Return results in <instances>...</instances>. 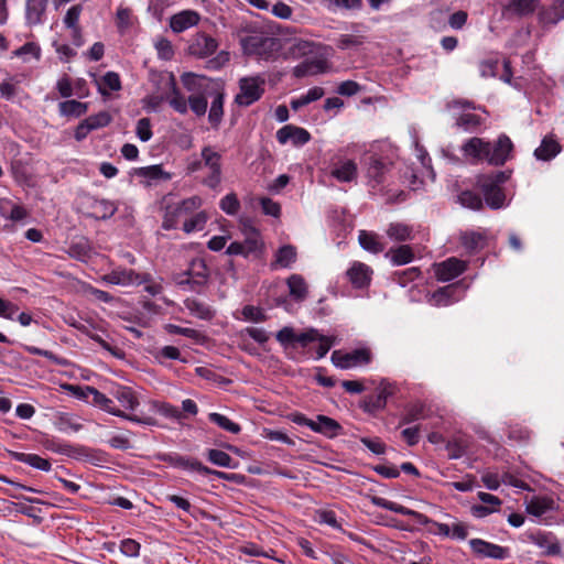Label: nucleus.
Masks as SVG:
<instances>
[{"label": "nucleus", "instance_id": "f257e3e1", "mask_svg": "<svg viewBox=\"0 0 564 564\" xmlns=\"http://www.w3.org/2000/svg\"><path fill=\"white\" fill-rule=\"evenodd\" d=\"M70 390L74 392L75 395H77L79 399L85 400L88 403H91L93 405L99 408L102 411H106L109 414H112L115 416H119L122 419H126L130 422L149 425V426H155L158 425V422L154 417L150 415H135V414H128L120 408L115 405V402L111 398L107 397L106 394L101 393L94 387H70Z\"/></svg>", "mask_w": 564, "mask_h": 564}, {"label": "nucleus", "instance_id": "f03ea898", "mask_svg": "<svg viewBox=\"0 0 564 564\" xmlns=\"http://www.w3.org/2000/svg\"><path fill=\"white\" fill-rule=\"evenodd\" d=\"M276 340L284 346L297 345L302 348H308L312 344H316L314 356L316 360L324 358L335 344V338L324 336L315 328H310L297 334L292 327H283L278 332Z\"/></svg>", "mask_w": 564, "mask_h": 564}, {"label": "nucleus", "instance_id": "7ed1b4c3", "mask_svg": "<svg viewBox=\"0 0 564 564\" xmlns=\"http://www.w3.org/2000/svg\"><path fill=\"white\" fill-rule=\"evenodd\" d=\"M509 178L506 172H497L491 175H481L477 180V185L481 189L486 204L492 209H499L505 206L506 195L500 188Z\"/></svg>", "mask_w": 564, "mask_h": 564}, {"label": "nucleus", "instance_id": "20e7f679", "mask_svg": "<svg viewBox=\"0 0 564 564\" xmlns=\"http://www.w3.org/2000/svg\"><path fill=\"white\" fill-rule=\"evenodd\" d=\"M246 54L258 56L261 59H271L281 50V41L276 37L253 34L241 41Z\"/></svg>", "mask_w": 564, "mask_h": 564}, {"label": "nucleus", "instance_id": "39448f33", "mask_svg": "<svg viewBox=\"0 0 564 564\" xmlns=\"http://www.w3.org/2000/svg\"><path fill=\"white\" fill-rule=\"evenodd\" d=\"M239 93L235 97L237 105L248 107L258 101L265 89V78L262 75L246 76L239 79Z\"/></svg>", "mask_w": 564, "mask_h": 564}, {"label": "nucleus", "instance_id": "423d86ee", "mask_svg": "<svg viewBox=\"0 0 564 564\" xmlns=\"http://www.w3.org/2000/svg\"><path fill=\"white\" fill-rule=\"evenodd\" d=\"M204 167L208 170L203 184L212 189H216L221 183V155L212 147H204L200 152Z\"/></svg>", "mask_w": 564, "mask_h": 564}, {"label": "nucleus", "instance_id": "0eeeda50", "mask_svg": "<svg viewBox=\"0 0 564 564\" xmlns=\"http://www.w3.org/2000/svg\"><path fill=\"white\" fill-rule=\"evenodd\" d=\"M202 204L203 199L199 196H192L176 205L169 206L165 212L163 228L166 230L176 228L178 218L194 213Z\"/></svg>", "mask_w": 564, "mask_h": 564}, {"label": "nucleus", "instance_id": "6e6552de", "mask_svg": "<svg viewBox=\"0 0 564 564\" xmlns=\"http://www.w3.org/2000/svg\"><path fill=\"white\" fill-rule=\"evenodd\" d=\"M209 275L205 261L200 258L193 259L185 272L180 274L176 282L181 286L189 285V290L195 291L196 286L203 285Z\"/></svg>", "mask_w": 564, "mask_h": 564}, {"label": "nucleus", "instance_id": "1a4fd4ad", "mask_svg": "<svg viewBox=\"0 0 564 564\" xmlns=\"http://www.w3.org/2000/svg\"><path fill=\"white\" fill-rule=\"evenodd\" d=\"M371 361V351L366 348H357L349 352L335 350L332 354V362L340 369H350L368 365Z\"/></svg>", "mask_w": 564, "mask_h": 564}, {"label": "nucleus", "instance_id": "9d476101", "mask_svg": "<svg viewBox=\"0 0 564 564\" xmlns=\"http://www.w3.org/2000/svg\"><path fill=\"white\" fill-rule=\"evenodd\" d=\"M104 281L113 285L132 286L148 281V275H141L131 269H113L104 275Z\"/></svg>", "mask_w": 564, "mask_h": 564}, {"label": "nucleus", "instance_id": "9b49d317", "mask_svg": "<svg viewBox=\"0 0 564 564\" xmlns=\"http://www.w3.org/2000/svg\"><path fill=\"white\" fill-rule=\"evenodd\" d=\"M240 231L243 236L242 243L250 254H257L263 247V241L259 230L253 226L250 219L241 218L239 220Z\"/></svg>", "mask_w": 564, "mask_h": 564}, {"label": "nucleus", "instance_id": "f8f14e48", "mask_svg": "<svg viewBox=\"0 0 564 564\" xmlns=\"http://www.w3.org/2000/svg\"><path fill=\"white\" fill-rule=\"evenodd\" d=\"M326 56L327 55L321 54V57L305 59L293 68V75L301 78L329 72L330 64L326 59Z\"/></svg>", "mask_w": 564, "mask_h": 564}, {"label": "nucleus", "instance_id": "ddd939ff", "mask_svg": "<svg viewBox=\"0 0 564 564\" xmlns=\"http://www.w3.org/2000/svg\"><path fill=\"white\" fill-rule=\"evenodd\" d=\"M466 268L467 263L465 261L452 257L441 263L435 264L434 272L437 280L447 282L462 274Z\"/></svg>", "mask_w": 564, "mask_h": 564}, {"label": "nucleus", "instance_id": "4468645a", "mask_svg": "<svg viewBox=\"0 0 564 564\" xmlns=\"http://www.w3.org/2000/svg\"><path fill=\"white\" fill-rule=\"evenodd\" d=\"M329 174L340 183H349L356 180L357 164L350 159L339 158L329 166Z\"/></svg>", "mask_w": 564, "mask_h": 564}, {"label": "nucleus", "instance_id": "2eb2a0df", "mask_svg": "<svg viewBox=\"0 0 564 564\" xmlns=\"http://www.w3.org/2000/svg\"><path fill=\"white\" fill-rule=\"evenodd\" d=\"M311 139V134L304 128L286 124L278 130L276 140L281 144L292 142L294 145L300 147L307 143Z\"/></svg>", "mask_w": 564, "mask_h": 564}, {"label": "nucleus", "instance_id": "dca6fc26", "mask_svg": "<svg viewBox=\"0 0 564 564\" xmlns=\"http://www.w3.org/2000/svg\"><path fill=\"white\" fill-rule=\"evenodd\" d=\"M473 552L482 557L503 560L508 556V550L500 545L484 541L481 539H471L469 541Z\"/></svg>", "mask_w": 564, "mask_h": 564}, {"label": "nucleus", "instance_id": "f3484780", "mask_svg": "<svg viewBox=\"0 0 564 564\" xmlns=\"http://www.w3.org/2000/svg\"><path fill=\"white\" fill-rule=\"evenodd\" d=\"M218 47L217 41L206 34H196L192 40L188 51L193 56L204 58L210 56Z\"/></svg>", "mask_w": 564, "mask_h": 564}, {"label": "nucleus", "instance_id": "a211bd4d", "mask_svg": "<svg viewBox=\"0 0 564 564\" xmlns=\"http://www.w3.org/2000/svg\"><path fill=\"white\" fill-rule=\"evenodd\" d=\"M513 144L507 135H500L495 145L490 144L488 162L502 165L510 158Z\"/></svg>", "mask_w": 564, "mask_h": 564}, {"label": "nucleus", "instance_id": "6ab92c4d", "mask_svg": "<svg viewBox=\"0 0 564 564\" xmlns=\"http://www.w3.org/2000/svg\"><path fill=\"white\" fill-rule=\"evenodd\" d=\"M111 395L122 406L123 411L133 412L138 409L140 401L137 392L127 386H117L111 390Z\"/></svg>", "mask_w": 564, "mask_h": 564}, {"label": "nucleus", "instance_id": "aec40b11", "mask_svg": "<svg viewBox=\"0 0 564 564\" xmlns=\"http://www.w3.org/2000/svg\"><path fill=\"white\" fill-rule=\"evenodd\" d=\"M200 20L198 12L194 10H183L175 13L170 19V28L174 33H181L195 26Z\"/></svg>", "mask_w": 564, "mask_h": 564}, {"label": "nucleus", "instance_id": "412c9836", "mask_svg": "<svg viewBox=\"0 0 564 564\" xmlns=\"http://www.w3.org/2000/svg\"><path fill=\"white\" fill-rule=\"evenodd\" d=\"M332 47L316 44L314 42L296 40L290 47V53L294 57H303L310 54L329 55Z\"/></svg>", "mask_w": 564, "mask_h": 564}, {"label": "nucleus", "instance_id": "4be33fe9", "mask_svg": "<svg viewBox=\"0 0 564 564\" xmlns=\"http://www.w3.org/2000/svg\"><path fill=\"white\" fill-rule=\"evenodd\" d=\"M372 270L365 263L354 262L347 271V276L355 288L361 289L369 285Z\"/></svg>", "mask_w": 564, "mask_h": 564}, {"label": "nucleus", "instance_id": "5701e85b", "mask_svg": "<svg viewBox=\"0 0 564 564\" xmlns=\"http://www.w3.org/2000/svg\"><path fill=\"white\" fill-rule=\"evenodd\" d=\"M556 507L555 501L549 496H534L525 501V509L528 513L534 517H541L549 511L554 510Z\"/></svg>", "mask_w": 564, "mask_h": 564}, {"label": "nucleus", "instance_id": "b1692460", "mask_svg": "<svg viewBox=\"0 0 564 564\" xmlns=\"http://www.w3.org/2000/svg\"><path fill=\"white\" fill-rule=\"evenodd\" d=\"M48 0H26L25 20L29 25H37L43 22Z\"/></svg>", "mask_w": 564, "mask_h": 564}, {"label": "nucleus", "instance_id": "393cba45", "mask_svg": "<svg viewBox=\"0 0 564 564\" xmlns=\"http://www.w3.org/2000/svg\"><path fill=\"white\" fill-rule=\"evenodd\" d=\"M393 392L392 386L388 382H381L376 390V394L366 401V411L376 412L382 410L387 404V399Z\"/></svg>", "mask_w": 564, "mask_h": 564}, {"label": "nucleus", "instance_id": "a878e982", "mask_svg": "<svg viewBox=\"0 0 564 564\" xmlns=\"http://www.w3.org/2000/svg\"><path fill=\"white\" fill-rule=\"evenodd\" d=\"M83 11V6L76 4L70 7L65 17L64 24L66 28L72 30L73 41L77 46L83 44L80 28L78 26V21Z\"/></svg>", "mask_w": 564, "mask_h": 564}, {"label": "nucleus", "instance_id": "bb28decb", "mask_svg": "<svg viewBox=\"0 0 564 564\" xmlns=\"http://www.w3.org/2000/svg\"><path fill=\"white\" fill-rule=\"evenodd\" d=\"M169 87L170 93L166 96V100L170 106L181 115H185L188 110V100L180 93L176 87L175 77L173 74L169 75Z\"/></svg>", "mask_w": 564, "mask_h": 564}, {"label": "nucleus", "instance_id": "cd10ccee", "mask_svg": "<svg viewBox=\"0 0 564 564\" xmlns=\"http://www.w3.org/2000/svg\"><path fill=\"white\" fill-rule=\"evenodd\" d=\"M489 150L490 143L479 138H471L463 145L464 154L476 160L488 161Z\"/></svg>", "mask_w": 564, "mask_h": 564}, {"label": "nucleus", "instance_id": "c85d7f7f", "mask_svg": "<svg viewBox=\"0 0 564 564\" xmlns=\"http://www.w3.org/2000/svg\"><path fill=\"white\" fill-rule=\"evenodd\" d=\"M341 426L334 419L326 415H317L313 420L312 431L321 433L327 437H335L339 434Z\"/></svg>", "mask_w": 564, "mask_h": 564}, {"label": "nucleus", "instance_id": "c756f323", "mask_svg": "<svg viewBox=\"0 0 564 564\" xmlns=\"http://www.w3.org/2000/svg\"><path fill=\"white\" fill-rule=\"evenodd\" d=\"M91 217L96 219H108L118 210L115 202L105 198H94L90 203Z\"/></svg>", "mask_w": 564, "mask_h": 564}, {"label": "nucleus", "instance_id": "7c9ffc66", "mask_svg": "<svg viewBox=\"0 0 564 564\" xmlns=\"http://www.w3.org/2000/svg\"><path fill=\"white\" fill-rule=\"evenodd\" d=\"M184 305L193 316L199 319L209 321L215 316V311L208 304L196 299H186Z\"/></svg>", "mask_w": 564, "mask_h": 564}, {"label": "nucleus", "instance_id": "2f4dec72", "mask_svg": "<svg viewBox=\"0 0 564 564\" xmlns=\"http://www.w3.org/2000/svg\"><path fill=\"white\" fill-rule=\"evenodd\" d=\"M539 0H511L506 7L507 14L528 15L534 12Z\"/></svg>", "mask_w": 564, "mask_h": 564}, {"label": "nucleus", "instance_id": "473e14b6", "mask_svg": "<svg viewBox=\"0 0 564 564\" xmlns=\"http://www.w3.org/2000/svg\"><path fill=\"white\" fill-rule=\"evenodd\" d=\"M532 541L544 554L555 555L560 553V545L551 534L538 533L532 535Z\"/></svg>", "mask_w": 564, "mask_h": 564}, {"label": "nucleus", "instance_id": "72a5a7b5", "mask_svg": "<svg viewBox=\"0 0 564 564\" xmlns=\"http://www.w3.org/2000/svg\"><path fill=\"white\" fill-rule=\"evenodd\" d=\"M212 98L208 119L213 126H218L224 115V95L219 91H214L208 95Z\"/></svg>", "mask_w": 564, "mask_h": 564}, {"label": "nucleus", "instance_id": "f704fd0d", "mask_svg": "<svg viewBox=\"0 0 564 564\" xmlns=\"http://www.w3.org/2000/svg\"><path fill=\"white\" fill-rule=\"evenodd\" d=\"M15 460L20 463H24L35 469L42 471L51 470V463L48 459L43 458L36 454H28V453H14Z\"/></svg>", "mask_w": 564, "mask_h": 564}, {"label": "nucleus", "instance_id": "c9c22d12", "mask_svg": "<svg viewBox=\"0 0 564 564\" xmlns=\"http://www.w3.org/2000/svg\"><path fill=\"white\" fill-rule=\"evenodd\" d=\"M59 115L64 117H80L88 110V104L75 99L62 101L58 105Z\"/></svg>", "mask_w": 564, "mask_h": 564}, {"label": "nucleus", "instance_id": "e433bc0d", "mask_svg": "<svg viewBox=\"0 0 564 564\" xmlns=\"http://www.w3.org/2000/svg\"><path fill=\"white\" fill-rule=\"evenodd\" d=\"M290 295L296 301H303L307 295V285L300 274H292L288 281Z\"/></svg>", "mask_w": 564, "mask_h": 564}, {"label": "nucleus", "instance_id": "4c0bfd02", "mask_svg": "<svg viewBox=\"0 0 564 564\" xmlns=\"http://www.w3.org/2000/svg\"><path fill=\"white\" fill-rule=\"evenodd\" d=\"M560 150V144L555 140L551 138H544L541 145L535 149L534 155L538 160L547 161L556 156Z\"/></svg>", "mask_w": 564, "mask_h": 564}, {"label": "nucleus", "instance_id": "58836bf2", "mask_svg": "<svg viewBox=\"0 0 564 564\" xmlns=\"http://www.w3.org/2000/svg\"><path fill=\"white\" fill-rule=\"evenodd\" d=\"M386 257L389 258L394 265H403L411 262L414 256L409 246L402 245L398 248L390 249L386 253Z\"/></svg>", "mask_w": 564, "mask_h": 564}, {"label": "nucleus", "instance_id": "ea45409f", "mask_svg": "<svg viewBox=\"0 0 564 564\" xmlns=\"http://www.w3.org/2000/svg\"><path fill=\"white\" fill-rule=\"evenodd\" d=\"M358 240L360 246L369 252L379 253L384 249L383 245L379 240V236L373 232L361 230L359 232Z\"/></svg>", "mask_w": 564, "mask_h": 564}, {"label": "nucleus", "instance_id": "a19ab883", "mask_svg": "<svg viewBox=\"0 0 564 564\" xmlns=\"http://www.w3.org/2000/svg\"><path fill=\"white\" fill-rule=\"evenodd\" d=\"M181 82L188 91L199 94L200 90L206 87L208 79L205 76L194 73H184L181 76Z\"/></svg>", "mask_w": 564, "mask_h": 564}, {"label": "nucleus", "instance_id": "79ce46f5", "mask_svg": "<svg viewBox=\"0 0 564 564\" xmlns=\"http://www.w3.org/2000/svg\"><path fill=\"white\" fill-rule=\"evenodd\" d=\"M482 123V119L473 112L463 111L456 117V126L466 132L474 131Z\"/></svg>", "mask_w": 564, "mask_h": 564}, {"label": "nucleus", "instance_id": "37998d69", "mask_svg": "<svg viewBox=\"0 0 564 564\" xmlns=\"http://www.w3.org/2000/svg\"><path fill=\"white\" fill-rule=\"evenodd\" d=\"M462 245L469 251L474 252L484 248L485 246V236L481 232L469 231L464 232L460 236Z\"/></svg>", "mask_w": 564, "mask_h": 564}, {"label": "nucleus", "instance_id": "c03bdc74", "mask_svg": "<svg viewBox=\"0 0 564 564\" xmlns=\"http://www.w3.org/2000/svg\"><path fill=\"white\" fill-rule=\"evenodd\" d=\"M386 232L390 239L395 241H406L412 239V230L405 224L392 223L389 225Z\"/></svg>", "mask_w": 564, "mask_h": 564}, {"label": "nucleus", "instance_id": "a18cd8bd", "mask_svg": "<svg viewBox=\"0 0 564 564\" xmlns=\"http://www.w3.org/2000/svg\"><path fill=\"white\" fill-rule=\"evenodd\" d=\"M208 220V215L206 212L202 210L193 215L191 218L186 219L183 224V230L186 234H191L194 231H200L205 228V225Z\"/></svg>", "mask_w": 564, "mask_h": 564}, {"label": "nucleus", "instance_id": "49530a36", "mask_svg": "<svg viewBox=\"0 0 564 564\" xmlns=\"http://www.w3.org/2000/svg\"><path fill=\"white\" fill-rule=\"evenodd\" d=\"M134 22L132 11L126 7H119L116 12V25L120 33L127 32Z\"/></svg>", "mask_w": 564, "mask_h": 564}, {"label": "nucleus", "instance_id": "de8ad7c7", "mask_svg": "<svg viewBox=\"0 0 564 564\" xmlns=\"http://www.w3.org/2000/svg\"><path fill=\"white\" fill-rule=\"evenodd\" d=\"M386 165L379 160L373 159L367 170V175L370 178L371 186L375 188L384 181Z\"/></svg>", "mask_w": 564, "mask_h": 564}, {"label": "nucleus", "instance_id": "09e8293b", "mask_svg": "<svg viewBox=\"0 0 564 564\" xmlns=\"http://www.w3.org/2000/svg\"><path fill=\"white\" fill-rule=\"evenodd\" d=\"M563 18L561 17L555 2L539 12V21L544 28L553 26L558 23Z\"/></svg>", "mask_w": 564, "mask_h": 564}, {"label": "nucleus", "instance_id": "8fccbe9b", "mask_svg": "<svg viewBox=\"0 0 564 564\" xmlns=\"http://www.w3.org/2000/svg\"><path fill=\"white\" fill-rule=\"evenodd\" d=\"M296 250L292 246L281 247L275 254V262L282 268H288L295 262Z\"/></svg>", "mask_w": 564, "mask_h": 564}, {"label": "nucleus", "instance_id": "3c124183", "mask_svg": "<svg viewBox=\"0 0 564 564\" xmlns=\"http://www.w3.org/2000/svg\"><path fill=\"white\" fill-rule=\"evenodd\" d=\"M208 417L213 423H215L223 430L230 432L232 434H238L241 430L239 424L232 422L230 419H228L224 414L213 412V413H209Z\"/></svg>", "mask_w": 564, "mask_h": 564}, {"label": "nucleus", "instance_id": "603ef678", "mask_svg": "<svg viewBox=\"0 0 564 564\" xmlns=\"http://www.w3.org/2000/svg\"><path fill=\"white\" fill-rule=\"evenodd\" d=\"M158 57L163 61H170L174 56V48L170 40L160 36L154 41Z\"/></svg>", "mask_w": 564, "mask_h": 564}, {"label": "nucleus", "instance_id": "864d4df0", "mask_svg": "<svg viewBox=\"0 0 564 564\" xmlns=\"http://www.w3.org/2000/svg\"><path fill=\"white\" fill-rule=\"evenodd\" d=\"M139 174L149 180H171L172 175L165 172L161 165H150L141 167Z\"/></svg>", "mask_w": 564, "mask_h": 564}, {"label": "nucleus", "instance_id": "5fc2aeb1", "mask_svg": "<svg viewBox=\"0 0 564 564\" xmlns=\"http://www.w3.org/2000/svg\"><path fill=\"white\" fill-rule=\"evenodd\" d=\"M19 80L13 76L6 77L0 82V96L7 100H11L18 93Z\"/></svg>", "mask_w": 564, "mask_h": 564}, {"label": "nucleus", "instance_id": "6e6d98bb", "mask_svg": "<svg viewBox=\"0 0 564 564\" xmlns=\"http://www.w3.org/2000/svg\"><path fill=\"white\" fill-rule=\"evenodd\" d=\"M207 104V96L203 94H193L188 98V107L198 117L206 113Z\"/></svg>", "mask_w": 564, "mask_h": 564}, {"label": "nucleus", "instance_id": "4d7b16f0", "mask_svg": "<svg viewBox=\"0 0 564 564\" xmlns=\"http://www.w3.org/2000/svg\"><path fill=\"white\" fill-rule=\"evenodd\" d=\"M208 460L219 467L232 468V458L230 455L220 449H209L207 453Z\"/></svg>", "mask_w": 564, "mask_h": 564}, {"label": "nucleus", "instance_id": "13d9d810", "mask_svg": "<svg viewBox=\"0 0 564 564\" xmlns=\"http://www.w3.org/2000/svg\"><path fill=\"white\" fill-rule=\"evenodd\" d=\"M458 202L464 207H467V208H470L474 210H478L482 207V200H481L480 196L470 191L463 192L458 196Z\"/></svg>", "mask_w": 564, "mask_h": 564}, {"label": "nucleus", "instance_id": "bf43d9fd", "mask_svg": "<svg viewBox=\"0 0 564 564\" xmlns=\"http://www.w3.org/2000/svg\"><path fill=\"white\" fill-rule=\"evenodd\" d=\"M364 41V36L360 35L343 34L337 40V46L338 48L345 51L362 45Z\"/></svg>", "mask_w": 564, "mask_h": 564}, {"label": "nucleus", "instance_id": "052dcab7", "mask_svg": "<svg viewBox=\"0 0 564 564\" xmlns=\"http://www.w3.org/2000/svg\"><path fill=\"white\" fill-rule=\"evenodd\" d=\"M135 134L142 142H148L152 138V126L149 118H141L138 120L135 126Z\"/></svg>", "mask_w": 564, "mask_h": 564}, {"label": "nucleus", "instance_id": "680f3d73", "mask_svg": "<svg viewBox=\"0 0 564 564\" xmlns=\"http://www.w3.org/2000/svg\"><path fill=\"white\" fill-rule=\"evenodd\" d=\"M219 206L226 214L236 215L240 208V203L236 194L230 193L221 198Z\"/></svg>", "mask_w": 564, "mask_h": 564}, {"label": "nucleus", "instance_id": "e2e57ef3", "mask_svg": "<svg viewBox=\"0 0 564 564\" xmlns=\"http://www.w3.org/2000/svg\"><path fill=\"white\" fill-rule=\"evenodd\" d=\"M176 465L184 468V469H191V470H195L202 475H208L209 473H212V469L204 466L202 463H199L198 460H194V459H187V458H184V457H178L176 459Z\"/></svg>", "mask_w": 564, "mask_h": 564}, {"label": "nucleus", "instance_id": "0e129e2a", "mask_svg": "<svg viewBox=\"0 0 564 564\" xmlns=\"http://www.w3.org/2000/svg\"><path fill=\"white\" fill-rule=\"evenodd\" d=\"M241 314L243 319L253 323L264 322L267 319L264 312L260 307L253 305H246L241 310Z\"/></svg>", "mask_w": 564, "mask_h": 564}, {"label": "nucleus", "instance_id": "69168bd1", "mask_svg": "<svg viewBox=\"0 0 564 564\" xmlns=\"http://www.w3.org/2000/svg\"><path fill=\"white\" fill-rule=\"evenodd\" d=\"M85 121L93 131L108 126L111 121V116L107 111H101L97 115L89 116Z\"/></svg>", "mask_w": 564, "mask_h": 564}, {"label": "nucleus", "instance_id": "338daca9", "mask_svg": "<svg viewBox=\"0 0 564 564\" xmlns=\"http://www.w3.org/2000/svg\"><path fill=\"white\" fill-rule=\"evenodd\" d=\"M155 358L162 364L163 359H171V360H181L185 361L181 358V351L175 346H164L160 348L156 354Z\"/></svg>", "mask_w": 564, "mask_h": 564}, {"label": "nucleus", "instance_id": "774afa93", "mask_svg": "<svg viewBox=\"0 0 564 564\" xmlns=\"http://www.w3.org/2000/svg\"><path fill=\"white\" fill-rule=\"evenodd\" d=\"M315 520L321 524H327L334 529H341L336 519V514L329 510H319L315 514Z\"/></svg>", "mask_w": 564, "mask_h": 564}]
</instances>
